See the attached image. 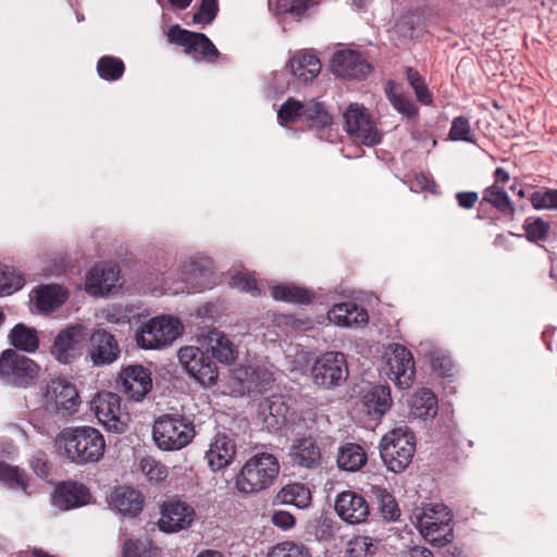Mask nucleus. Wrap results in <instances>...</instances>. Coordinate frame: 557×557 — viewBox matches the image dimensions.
Here are the masks:
<instances>
[{"label":"nucleus","mask_w":557,"mask_h":557,"mask_svg":"<svg viewBox=\"0 0 557 557\" xmlns=\"http://www.w3.org/2000/svg\"><path fill=\"white\" fill-rule=\"evenodd\" d=\"M57 442L66 459L78 466L98 462L107 447L102 433L89 425L65 428Z\"/></svg>","instance_id":"f257e3e1"},{"label":"nucleus","mask_w":557,"mask_h":557,"mask_svg":"<svg viewBox=\"0 0 557 557\" xmlns=\"http://www.w3.org/2000/svg\"><path fill=\"white\" fill-rule=\"evenodd\" d=\"M411 520L425 541L435 547H444L454 541L453 512L444 504L416 507Z\"/></svg>","instance_id":"f03ea898"},{"label":"nucleus","mask_w":557,"mask_h":557,"mask_svg":"<svg viewBox=\"0 0 557 557\" xmlns=\"http://www.w3.org/2000/svg\"><path fill=\"white\" fill-rule=\"evenodd\" d=\"M280 473V462L270 453L251 456L235 478L236 490L244 494H257L270 487Z\"/></svg>","instance_id":"7ed1b4c3"},{"label":"nucleus","mask_w":557,"mask_h":557,"mask_svg":"<svg viewBox=\"0 0 557 557\" xmlns=\"http://www.w3.org/2000/svg\"><path fill=\"white\" fill-rule=\"evenodd\" d=\"M416 453V436L407 425L387 432L380 442V455L386 468L394 472L405 471Z\"/></svg>","instance_id":"20e7f679"},{"label":"nucleus","mask_w":557,"mask_h":557,"mask_svg":"<svg viewBox=\"0 0 557 557\" xmlns=\"http://www.w3.org/2000/svg\"><path fill=\"white\" fill-rule=\"evenodd\" d=\"M195 426L190 419L182 414H162L152 426V437L161 450L174 451L186 447L195 437Z\"/></svg>","instance_id":"39448f33"},{"label":"nucleus","mask_w":557,"mask_h":557,"mask_svg":"<svg viewBox=\"0 0 557 557\" xmlns=\"http://www.w3.org/2000/svg\"><path fill=\"white\" fill-rule=\"evenodd\" d=\"M40 366L32 358L7 348L0 354V383L11 388H29L36 384Z\"/></svg>","instance_id":"423d86ee"},{"label":"nucleus","mask_w":557,"mask_h":557,"mask_svg":"<svg viewBox=\"0 0 557 557\" xmlns=\"http://www.w3.org/2000/svg\"><path fill=\"white\" fill-rule=\"evenodd\" d=\"M166 38L170 44L184 48V52L191 55L196 62L215 64L222 54L203 33H196L174 24L169 27Z\"/></svg>","instance_id":"0eeeda50"},{"label":"nucleus","mask_w":557,"mask_h":557,"mask_svg":"<svg viewBox=\"0 0 557 557\" xmlns=\"http://www.w3.org/2000/svg\"><path fill=\"white\" fill-rule=\"evenodd\" d=\"M182 324L171 315L154 317L143 323L135 333L141 349H159L170 345L181 334Z\"/></svg>","instance_id":"6e6552de"},{"label":"nucleus","mask_w":557,"mask_h":557,"mask_svg":"<svg viewBox=\"0 0 557 557\" xmlns=\"http://www.w3.org/2000/svg\"><path fill=\"white\" fill-rule=\"evenodd\" d=\"M184 370L202 386H212L219 377V369L209 350L198 346H184L177 354Z\"/></svg>","instance_id":"1a4fd4ad"},{"label":"nucleus","mask_w":557,"mask_h":557,"mask_svg":"<svg viewBox=\"0 0 557 557\" xmlns=\"http://www.w3.org/2000/svg\"><path fill=\"white\" fill-rule=\"evenodd\" d=\"M90 410L108 431L122 434L127 430L128 414L122 411L121 397L113 392L102 391L90 400Z\"/></svg>","instance_id":"9d476101"},{"label":"nucleus","mask_w":557,"mask_h":557,"mask_svg":"<svg viewBox=\"0 0 557 557\" xmlns=\"http://www.w3.org/2000/svg\"><path fill=\"white\" fill-rule=\"evenodd\" d=\"M196 517V510L191 505L178 496H173L161 503L157 525L163 533H177L190 528Z\"/></svg>","instance_id":"9b49d317"},{"label":"nucleus","mask_w":557,"mask_h":557,"mask_svg":"<svg viewBox=\"0 0 557 557\" xmlns=\"http://www.w3.org/2000/svg\"><path fill=\"white\" fill-rule=\"evenodd\" d=\"M315 385L323 388L338 386L348 376L347 360L343 352L326 351L321 355L311 369Z\"/></svg>","instance_id":"f8f14e48"},{"label":"nucleus","mask_w":557,"mask_h":557,"mask_svg":"<svg viewBox=\"0 0 557 557\" xmlns=\"http://www.w3.org/2000/svg\"><path fill=\"white\" fill-rule=\"evenodd\" d=\"M345 129L348 135L366 146H374L381 141V135L368 110L358 103H351L344 112Z\"/></svg>","instance_id":"ddd939ff"},{"label":"nucleus","mask_w":557,"mask_h":557,"mask_svg":"<svg viewBox=\"0 0 557 557\" xmlns=\"http://www.w3.org/2000/svg\"><path fill=\"white\" fill-rule=\"evenodd\" d=\"M87 333L83 325H70L61 330L53 341L51 355L62 364H70L81 356Z\"/></svg>","instance_id":"4468645a"},{"label":"nucleus","mask_w":557,"mask_h":557,"mask_svg":"<svg viewBox=\"0 0 557 557\" xmlns=\"http://www.w3.org/2000/svg\"><path fill=\"white\" fill-rule=\"evenodd\" d=\"M117 384L128 398L140 401L152 388L151 371L141 364H128L122 368Z\"/></svg>","instance_id":"2eb2a0df"},{"label":"nucleus","mask_w":557,"mask_h":557,"mask_svg":"<svg viewBox=\"0 0 557 557\" xmlns=\"http://www.w3.org/2000/svg\"><path fill=\"white\" fill-rule=\"evenodd\" d=\"M334 509L337 516L349 524L366 522L370 516V506L364 496L351 490L337 494Z\"/></svg>","instance_id":"dca6fc26"},{"label":"nucleus","mask_w":557,"mask_h":557,"mask_svg":"<svg viewBox=\"0 0 557 557\" xmlns=\"http://www.w3.org/2000/svg\"><path fill=\"white\" fill-rule=\"evenodd\" d=\"M333 73L346 79H364L371 72V65L363 55L355 50H341L333 54Z\"/></svg>","instance_id":"f3484780"},{"label":"nucleus","mask_w":557,"mask_h":557,"mask_svg":"<svg viewBox=\"0 0 557 557\" xmlns=\"http://www.w3.org/2000/svg\"><path fill=\"white\" fill-rule=\"evenodd\" d=\"M46 397L62 416H72L78 411L81 398L77 388L64 379L52 380L47 386Z\"/></svg>","instance_id":"a211bd4d"},{"label":"nucleus","mask_w":557,"mask_h":557,"mask_svg":"<svg viewBox=\"0 0 557 557\" xmlns=\"http://www.w3.org/2000/svg\"><path fill=\"white\" fill-rule=\"evenodd\" d=\"M388 376L401 388L409 387L414 379V360L410 350L405 346L395 344L392 354L387 357Z\"/></svg>","instance_id":"6ab92c4d"},{"label":"nucleus","mask_w":557,"mask_h":557,"mask_svg":"<svg viewBox=\"0 0 557 557\" xmlns=\"http://www.w3.org/2000/svg\"><path fill=\"white\" fill-rule=\"evenodd\" d=\"M120 354L119 343L114 335L103 329L92 333L88 355L94 366L111 364L117 360Z\"/></svg>","instance_id":"aec40b11"},{"label":"nucleus","mask_w":557,"mask_h":557,"mask_svg":"<svg viewBox=\"0 0 557 557\" xmlns=\"http://www.w3.org/2000/svg\"><path fill=\"white\" fill-rule=\"evenodd\" d=\"M120 278V270L115 265L97 264L86 276V292L92 296L110 294Z\"/></svg>","instance_id":"412c9836"},{"label":"nucleus","mask_w":557,"mask_h":557,"mask_svg":"<svg viewBox=\"0 0 557 557\" xmlns=\"http://www.w3.org/2000/svg\"><path fill=\"white\" fill-rule=\"evenodd\" d=\"M289 459L294 466L317 469L322 463L321 448L312 436L296 438L289 449Z\"/></svg>","instance_id":"4be33fe9"},{"label":"nucleus","mask_w":557,"mask_h":557,"mask_svg":"<svg viewBox=\"0 0 557 557\" xmlns=\"http://www.w3.org/2000/svg\"><path fill=\"white\" fill-rule=\"evenodd\" d=\"M89 490L82 483L65 481L60 483L52 495L53 505L62 510L82 507L89 503Z\"/></svg>","instance_id":"5701e85b"},{"label":"nucleus","mask_w":557,"mask_h":557,"mask_svg":"<svg viewBox=\"0 0 557 557\" xmlns=\"http://www.w3.org/2000/svg\"><path fill=\"white\" fill-rule=\"evenodd\" d=\"M203 346L210 351L213 360L223 364H232L238 357L236 345L218 330L209 331L203 338Z\"/></svg>","instance_id":"b1692460"},{"label":"nucleus","mask_w":557,"mask_h":557,"mask_svg":"<svg viewBox=\"0 0 557 557\" xmlns=\"http://www.w3.org/2000/svg\"><path fill=\"white\" fill-rule=\"evenodd\" d=\"M236 454L235 443L224 433H218L212 440L206 458L212 471L227 467Z\"/></svg>","instance_id":"393cba45"},{"label":"nucleus","mask_w":557,"mask_h":557,"mask_svg":"<svg viewBox=\"0 0 557 557\" xmlns=\"http://www.w3.org/2000/svg\"><path fill=\"white\" fill-rule=\"evenodd\" d=\"M110 505L123 516L136 517L143 510L144 496L131 486H117L111 492Z\"/></svg>","instance_id":"a878e982"},{"label":"nucleus","mask_w":557,"mask_h":557,"mask_svg":"<svg viewBox=\"0 0 557 557\" xmlns=\"http://www.w3.org/2000/svg\"><path fill=\"white\" fill-rule=\"evenodd\" d=\"M391 388L387 385H373L362 396L364 411L373 420L381 419L392 407Z\"/></svg>","instance_id":"bb28decb"},{"label":"nucleus","mask_w":557,"mask_h":557,"mask_svg":"<svg viewBox=\"0 0 557 557\" xmlns=\"http://www.w3.org/2000/svg\"><path fill=\"white\" fill-rule=\"evenodd\" d=\"M327 319L338 326H359L368 322L369 315L355 302H341L327 312Z\"/></svg>","instance_id":"cd10ccee"},{"label":"nucleus","mask_w":557,"mask_h":557,"mask_svg":"<svg viewBox=\"0 0 557 557\" xmlns=\"http://www.w3.org/2000/svg\"><path fill=\"white\" fill-rule=\"evenodd\" d=\"M290 73L304 83L311 82L321 72V62L312 51H299L288 61Z\"/></svg>","instance_id":"c85d7f7f"},{"label":"nucleus","mask_w":557,"mask_h":557,"mask_svg":"<svg viewBox=\"0 0 557 557\" xmlns=\"http://www.w3.org/2000/svg\"><path fill=\"white\" fill-rule=\"evenodd\" d=\"M8 342L12 349L27 354L36 352L40 345L37 330L24 323H17L10 330Z\"/></svg>","instance_id":"c756f323"},{"label":"nucleus","mask_w":557,"mask_h":557,"mask_svg":"<svg viewBox=\"0 0 557 557\" xmlns=\"http://www.w3.org/2000/svg\"><path fill=\"white\" fill-rule=\"evenodd\" d=\"M302 123L309 129L321 131L332 126L333 115L327 111L324 102L312 99L305 102Z\"/></svg>","instance_id":"7c9ffc66"},{"label":"nucleus","mask_w":557,"mask_h":557,"mask_svg":"<svg viewBox=\"0 0 557 557\" xmlns=\"http://www.w3.org/2000/svg\"><path fill=\"white\" fill-rule=\"evenodd\" d=\"M263 409L269 412V416L265 417V422L273 428L285 425L292 410L289 399L283 395H273L267 398Z\"/></svg>","instance_id":"2f4dec72"},{"label":"nucleus","mask_w":557,"mask_h":557,"mask_svg":"<svg viewBox=\"0 0 557 557\" xmlns=\"http://www.w3.org/2000/svg\"><path fill=\"white\" fill-rule=\"evenodd\" d=\"M482 203L495 208L503 216L513 220L516 207L503 187L488 186L483 190Z\"/></svg>","instance_id":"473e14b6"},{"label":"nucleus","mask_w":557,"mask_h":557,"mask_svg":"<svg viewBox=\"0 0 557 557\" xmlns=\"http://www.w3.org/2000/svg\"><path fill=\"white\" fill-rule=\"evenodd\" d=\"M367 462L364 449L355 443H347L338 449L337 466L345 471L355 472Z\"/></svg>","instance_id":"72a5a7b5"},{"label":"nucleus","mask_w":557,"mask_h":557,"mask_svg":"<svg viewBox=\"0 0 557 557\" xmlns=\"http://www.w3.org/2000/svg\"><path fill=\"white\" fill-rule=\"evenodd\" d=\"M271 295L275 300L308 305L312 302V294L305 287L294 284H278L271 288Z\"/></svg>","instance_id":"f704fd0d"},{"label":"nucleus","mask_w":557,"mask_h":557,"mask_svg":"<svg viewBox=\"0 0 557 557\" xmlns=\"http://www.w3.org/2000/svg\"><path fill=\"white\" fill-rule=\"evenodd\" d=\"M277 498L281 503L299 509L308 508L312 500L311 491L302 483L287 484L278 492Z\"/></svg>","instance_id":"c9c22d12"},{"label":"nucleus","mask_w":557,"mask_h":557,"mask_svg":"<svg viewBox=\"0 0 557 557\" xmlns=\"http://www.w3.org/2000/svg\"><path fill=\"white\" fill-rule=\"evenodd\" d=\"M437 398L429 388H422L414 395L411 405L412 413L421 419L434 418L437 413Z\"/></svg>","instance_id":"e433bc0d"},{"label":"nucleus","mask_w":557,"mask_h":557,"mask_svg":"<svg viewBox=\"0 0 557 557\" xmlns=\"http://www.w3.org/2000/svg\"><path fill=\"white\" fill-rule=\"evenodd\" d=\"M373 494L379 503V509L384 520L395 522L400 517V509L395 497L386 488L374 486Z\"/></svg>","instance_id":"4c0bfd02"},{"label":"nucleus","mask_w":557,"mask_h":557,"mask_svg":"<svg viewBox=\"0 0 557 557\" xmlns=\"http://www.w3.org/2000/svg\"><path fill=\"white\" fill-rule=\"evenodd\" d=\"M124 72L125 64L117 57L103 55L97 62V73L104 81H119L124 75Z\"/></svg>","instance_id":"58836bf2"},{"label":"nucleus","mask_w":557,"mask_h":557,"mask_svg":"<svg viewBox=\"0 0 557 557\" xmlns=\"http://www.w3.org/2000/svg\"><path fill=\"white\" fill-rule=\"evenodd\" d=\"M245 377L240 379L248 392H262L271 384V373L262 368L248 367L244 371Z\"/></svg>","instance_id":"ea45409f"},{"label":"nucleus","mask_w":557,"mask_h":557,"mask_svg":"<svg viewBox=\"0 0 557 557\" xmlns=\"http://www.w3.org/2000/svg\"><path fill=\"white\" fill-rule=\"evenodd\" d=\"M525 232V238L531 243L545 242L550 232L548 222L540 216H529L524 220L522 225Z\"/></svg>","instance_id":"a19ab883"},{"label":"nucleus","mask_w":557,"mask_h":557,"mask_svg":"<svg viewBox=\"0 0 557 557\" xmlns=\"http://www.w3.org/2000/svg\"><path fill=\"white\" fill-rule=\"evenodd\" d=\"M187 268L188 270L183 271L184 281L194 292L211 288V273L207 269L198 268L197 262H191Z\"/></svg>","instance_id":"79ce46f5"},{"label":"nucleus","mask_w":557,"mask_h":557,"mask_svg":"<svg viewBox=\"0 0 557 557\" xmlns=\"http://www.w3.org/2000/svg\"><path fill=\"white\" fill-rule=\"evenodd\" d=\"M406 78L408 84L413 89L417 100L423 104H430L433 101L432 94L430 92L423 77L413 67L406 69Z\"/></svg>","instance_id":"37998d69"},{"label":"nucleus","mask_w":557,"mask_h":557,"mask_svg":"<svg viewBox=\"0 0 557 557\" xmlns=\"http://www.w3.org/2000/svg\"><path fill=\"white\" fill-rule=\"evenodd\" d=\"M269 557H311V553L302 543L284 541L271 549Z\"/></svg>","instance_id":"c03bdc74"},{"label":"nucleus","mask_w":557,"mask_h":557,"mask_svg":"<svg viewBox=\"0 0 557 557\" xmlns=\"http://www.w3.org/2000/svg\"><path fill=\"white\" fill-rule=\"evenodd\" d=\"M0 481L10 487L27 488L26 473L16 466L0 462Z\"/></svg>","instance_id":"a18cd8bd"},{"label":"nucleus","mask_w":557,"mask_h":557,"mask_svg":"<svg viewBox=\"0 0 557 557\" xmlns=\"http://www.w3.org/2000/svg\"><path fill=\"white\" fill-rule=\"evenodd\" d=\"M304 110L305 102H301L290 97L278 109L277 119L280 120L281 124H292L297 121L302 122Z\"/></svg>","instance_id":"49530a36"},{"label":"nucleus","mask_w":557,"mask_h":557,"mask_svg":"<svg viewBox=\"0 0 557 557\" xmlns=\"http://www.w3.org/2000/svg\"><path fill=\"white\" fill-rule=\"evenodd\" d=\"M140 469L150 482L157 484L165 481L169 475L168 467L152 457L143 458Z\"/></svg>","instance_id":"de8ad7c7"},{"label":"nucleus","mask_w":557,"mask_h":557,"mask_svg":"<svg viewBox=\"0 0 557 557\" xmlns=\"http://www.w3.org/2000/svg\"><path fill=\"white\" fill-rule=\"evenodd\" d=\"M448 138L453 141L475 144V136L472 134L469 119L462 115L455 117L451 122Z\"/></svg>","instance_id":"09e8293b"},{"label":"nucleus","mask_w":557,"mask_h":557,"mask_svg":"<svg viewBox=\"0 0 557 557\" xmlns=\"http://www.w3.org/2000/svg\"><path fill=\"white\" fill-rule=\"evenodd\" d=\"M376 546L369 536H357L349 541L347 547L348 557H373Z\"/></svg>","instance_id":"8fccbe9b"},{"label":"nucleus","mask_w":557,"mask_h":557,"mask_svg":"<svg viewBox=\"0 0 557 557\" xmlns=\"http://www.w3.org/2000/svg\"><path fill=\"white\" fill-rule=\"evenodd\" d=\"M157 548L152 544L139 540H126L123 545V557H156Z\"/></svg>","instance_id":"3c124183"},{"label":"nucleus","mask_w":557,"mask_h":557,"mask_svg":"<svg viewBox=\"0 0 557 557\" xmlns=\"http://www.w3.org/2000/svg\"><path fill=\"white\" fill-rule=\"evenodd\" d=\"M219 12L218 0H201L197 12L193 15L195 24H211Z\"/></svg>","instance_id":"603ef678"},{"label":"nucleus","mask_w":557,"mask_h":557,"mask_svg":"<svg viewBox=\"0 0 557 557\" xmlns=\"http://www.w3.org/2000/svg\"><path fill=\"white\" fill-rule=\"evenodd\" d=\"M313 0H276V11L280 14L302 16L312 5Z\"/></svg>","instance_id":"864d4df0"},{"label":"nucleus","mask_w":557,"mask_h":557,"mask_svg":"<svg viewBox=\"0 0 557 557\" xmlns=\"http://www.w3.org/2000/svg\"><path fill=\"white\" fill-rule=\"evenodd\" d=\"M388 100L393 107L407 117H413L418 113V109L413 101L403 94H395L391 89H386Z\"/></svg>","instance_id":"5fc2aeb1"},{"label":"nucleus","mask_w":557,"mask_h":557,"mask_svg":"<svg viewBox=\"0 0 557 557\" xmlns=\"http://www.w3.org/2000/svg\"><path fill=\"white\" fill-rule=\"evenodd\" d=\"M135 313L132 308L123 305H113L107 310V321L116 324H129Z\"/></svg>","instance_id":"6e6d98bb"},{"label":"nucleus","mask_w":557,"mask_h":557,"mask_svg":"<svg viewBox=\"0 0 557 557\" xmlns=\"http://www.w3.org/2000/svg\"><path fill=\"white\" fill-rule=\"evenodd\" d=\"M230 285L252 295L259 294L257 280L250 274L242 272L234 274L230 280Z\"/></svg>","instance_id":"4d7b16f0"},{"label":"nucleus","mask_w":557,"mask_h":557,"mask_svg":"<svg viewBox=\"0 0 557 557\" xmlns=\"http://www.w3.org/2000/svg\"><path fill=\"white\" fill-rule=\"evenodd\" d=\"M314 535L319 541H331L337 530L336 523L329 517H320L314 524Z\"/></svg>","instance_id":"13d9d810"},{"label":"nucleus","mask_w":557,"mask_h":557,"mask_svg":"<svg viewBox=\"0 0 557 557\" xmlns=\"http://www.w3.org/2000/svg\"><path fill=\"white\" fill-rule=\"evenodd\" d=\"M37 304L41 309H54L61 305L54 286H45L37 293Z\"/></svg>","instance_id":"bf43d9fd"},{"label":"nucleus","mask_w":557,"mask_h":557,"mask_svg":"<svg viewBox=\"0 0 557 557\" xmlns=\"http://www.w3.org/2000/svg\"><path fill=\"white\" fill-rule=\"evenodd\" d=\"M430 360L433 370L440 371L442 375H448L453 370V361L450 357L442 351H432Z\"/></svg>","instance_id":"052dcab7"},{"label":"nucleus","mask_w":557,"mask_h":557,"mask_svg":"<svg viewBox=\"0 0 557 557\" xmlns=\"http://www.w3.org/2000/svg\"><path fill=\"white\" fill-rule=\"evenodd\" d=\"M528 199L535 210H549V188L543 187L531 193Z\"/></svg>","instance_id":"680f3d73"},{"label":"nucleus","mask_w":557,"mask_h":557,"mask_svg":"<svg viewBox=\"0 0 557 557\" xmlns=\"http://www.w3.org/2000/svg\"><path fill=\"white\" fill-rule=\"evenodd\" d=\"M271 521L275 527L282 530H288L293 528L296 522L295 517L292 513L283 510L273 512Z\"/></svg>","instance_id":"e2e57ef3"},{"label":"nucleus","mask_w":557,"mask_h":557,"mask_svg":"<svg viewBox=\"0 0 557 557\" xmlns=\"http://www.w3.org/2000/svg\"><path fill=\"white\" fill-rule=\"evenodd\" d=\"M456 200L460 208L472 209L479 200L475 191H459L456 194Z\"/></svg>","instance_id":"0e129e2a"},{"label":"nucleus","mask_w":557,"mask_h":557,"mask_svg":"<svg viewBox=\"0 0 557 557\" xmlns=\"http://www.w3.org/2000/svg\"><path fill=\"white\" fill-rule=\"evenodd\" d=\"M2 269L5 270V274L3 275L4 283L14 284L15 281H21V284L18 286V290L24 286L25 278L24 276L17 272L14 268L2 264Z\"/></svg>","instance_id":"69168bd1"},{"label":"nucleus","mask_w":557,"mask_h":557,"mask_svg":"<svg viewBox=\"0 0 557 557\" xmlns=\"http://www.w3.org/2000/svg\"><path fill=\"white\" fill-rule=\"evenodd\" d=\"M414 184L421 189L426 191H433L436 187L435 182L428 175L420 173L416 175Z\"/></svg>","instance_id":"338daca9"},{"label":"nucleus","mask_w":557,"mask_h":557,"mask_svg":"<svg viewBox=\"0 0 557 557\" xmlns=\"http://www.w3.org/2000/svg\"><path fill=\"white\" fill-rule=\"evenodd\" d=\"M510 180V174L507 170H505L504 168H497L495 171H494V183L491 185V186H497V187H503L504 188V185L507 184Z\"/></svg>","instance_id":"774afa93"}]
</instances>
